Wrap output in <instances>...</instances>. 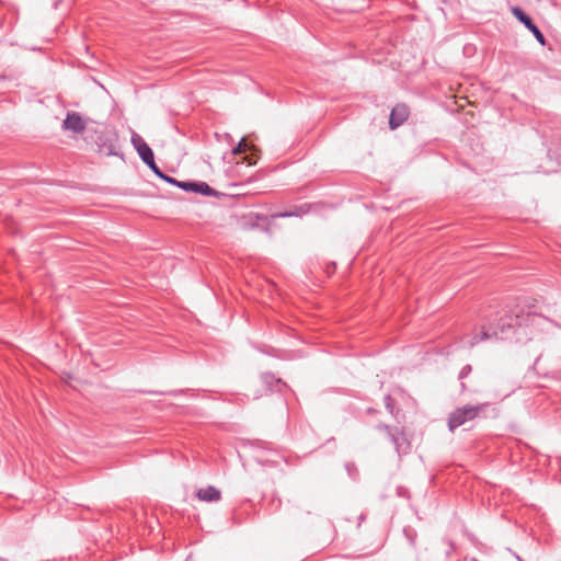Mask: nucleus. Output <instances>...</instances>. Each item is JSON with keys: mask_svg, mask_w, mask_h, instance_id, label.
<instances>
[{"mask_svg": "<svg viewBox=\"0 0 561 561\" xmlns=\"http://www.w3.org/2000/svg\"><path fill=\"white\" fill-rule=\"evenodd\" d=\"M490 403L465 404L456 408L448 416V428L454 432L456 428L466 425L474 420L484 416Z\"/></svg>", "mask_w": 561, "mask_h": 561, "instance_id": "nucleus-1", "label": "nucleus"}, {"mask_svg": "<svg viewBox=\"0 0 561 561\" xmlns=\"http://www.w3.org/2000/svg\"><path fill=\"white\" fill-rule=\"evenodd\" d=\"M376 428L378 431H382L387 434L388 438L393 444V446L399 455L409 453V450L411 448V443L402 430H400L398 427H391L383 423H379L376 426Z\"/></svg>", "mask_w": 561, "mask_h": 561, "instance_id": "nucleus-2", "label": "nucleus"}, {"mask_svg": "<svg viewBox=\"0 0 561 561\" xmlns=\"http://www.w3.org/2000/svg\"><path fill=\"white\" fill-rule=\"evenodd\" d=\"M512 13L514 16L525 25V27L534 34L536 39L541 44L545 45L546 39L541 31L538 28V26L533 22L530 16H528L520 8L513 7Z\"/></svg>", "mask_w": 561, "mask_h": 561, "instance_id": "nucleus-3", "label": "nucleus"}, {"mask_svg": "<svg viewBox=\"0 0 561 561\" xmlns=\"http://www.w3.org/2000/svg\"><path fill=\"white\" fill-rule=\"evenodd\" d=\"M62 128L65 130H70L76 134H80L85 130L87 123L79 113L70 112L67 114L66 118L62 122Z\"/></svg>", "mask_w": 561, "mask_h": 561, "instance_id": "nucleus-4", "label": "nucleus"}, {"mask_svg": "<svg viewBox=\"0 0 561 561\" xmlns=\"http://www.w3.org/2000/svg\"><path fill=\"white\" fill-rule=\"evenodd\" d=\"M409 107L405 104H397L389 117V126L391 129H396L401 126L409 117Z\"/></svg>", "mask_w": 561, "mask_h": 561, "instance_id": "nucleus-5", "label": "nucleus"}, {"mask_svg": "<svg viewBox=\"0 0 561 561\" xmlns=\"http://www.w3.org/2000/svg\"><path fill=\"white\" fill-rule=\"evenodd\" d=\"M196 497L203 502H218L221 499V493L217 488L209 485L197 490Z\"/></svg>", "mask_w": 561, "mask_h": 561, "instance_id": "nucleus-6", "label": "nucleus"}, {"mask_svg": "<svg viewBox=\"0 0 561 561\" xmlns=\"http://www.w3.org/2000/svg\"><path fill=\"white\" fill-rule=\"evenodd\" d=\"M493 335H497V331L496 330H493L492 332H490V330H486L484 327L480 330L479 333H473L472 336L467 341L465 342L467 345H469L470 347L474 346L476 344H478L479 342H482V341H485V340H489L491 336Z\"/></svg>", "mask_w": 561, "mask_h": 561, "instance_id": "nucleus-7", "label": "nucleus"}, {"mask_svg": "<svg viewBox=\"0 0 561 561\" xmlns=\"http://www.w3.org/2000/svg\"><path fill=\"white\" fill-rule=\"evenodd\" d=\"M195 190L193 192L205 195V196H215L217 192L210 187L206 182H195Z\"/></svg>", "mask_w": 561, "mask_h": 561, "instance_id": "nucleus-8", "label": "nucleus"}, {"mask_svg": "<svg viewBox=\"0 0 561 561\" xmlns=\"http://www.w3.org/2000/svg\"><path fill=\"white\" fill-rule=\"evenodd\" d=\"M308 211H309V206L306 204V205H302L299 208H296L295 210H291V211L273 214L271 217L273 219H275V218H279V217L301 216L304 214H307Z\"/></svg>", "mask_w": 561, "mask_h": 561, "instance_id": "nucleus-9", "label": "nucleus"}, {"mask_svg": "<svg viewBox=\"0 0 561 561\" xmlns=\"http://www.w3.org/2000/svg\"><path fill=\"white\" fill-rule=\"evenodd\" d=\"M139 157L141 158V160L145 162V163H149L151 162V160L154 158L153 156V151L151 150V148L147 145H142L140 147H138V150H137Z\"/></svg>", "mask_w": 561, "mask_h": 561, "instance_id": "nucleus-10", "label": "nucleus"}, {"mask_svg": "<svg viewBox=\"0 0 561 561\" xmlns=\"http://www.w3.org/2000/svg\"><path fill=\"white\" fill-rule=\"evenodd\" d=\"M385 405L388 412L396 416L394 399L390 394L385 397Z\"/></svg>", "mask_w": 561, "mask_h": 561, "instance_id": "nucleus-11", "label": "nucleus"}, {"mask_svg": "<svg viewBox=\"0 0 561 561\" xmlns=\"http://www.w3.org/2000/svg\"><path fill=\"white\" fill-rule=\"evenodd\" d=\"M248 145L244 138H242L239 144L233 148L232 152L234 154L243 153L247 151Z\"/></svg>", "mask_w": 561, "mask_h": 561, "instance_id": "nucleus-12", "label": "nucleus"}, {"mask_svg": "<svg viewBox=\"0 0 561 561\" xmlns=\"http://www.w3.org/2000/svg\"><path fill=\"white\" fill-rule=\"evenodd\" d=\"M131 142H133L134 147L136 148V150H138V147H140V146L147 145V142L138 134H134L131 136Z\"/></svg>", "mask_w": 561, "mask_h": 561, "instance_id": "nucleus-13", "label": "nucleus"}, {"mask_svg": "<svg viewBox=\"0 0 561 561\" xmlns=\"http://www.w3.org/2000/svg\"><path fill=\"white\" fill-rule=\"evenodd\" d=\"M194 184H195V182L179 181L178 187H180V188H182L183 191H186V192H193L195 190Z\"/></svg>", "mask_w": 561, "mask_h": 561, "instance_id": "nucleus-14", "label": "nucleus"}, {"mask_svg": "<svg viewBox=\"0 0 561 561\" xmlns=\"http://www.w3.org/2000/svg\"><path fill=\"white\" fill-rule=\"evenodd\" d=\"M471 371H472V367H471V365L467 364V365H465V366L461 368V370H460V373H459L458 378H459L460 380H463L465 378H467V377L471 374Z\"/></svg>", "mask_w": 561, "mask_h": 561, "instance_id": "nucleus-15", "label": "nucleus"}, {"mask_svg": "<svg viewBox=\"0 0 561 561\" xmlns=\"http://www.w3.org/2000/svg\"><path fill=\"white\" fill-rule=\"evenodd\" d=\"M150 170L159 178L162 176L163 172L160 170V168L156 164L154 158L151 160V162L146 163Z\"/></svg>", "mask_w": 561, "mask_h": 561, "instance_id": "nucleus-16", "label": "nucleus"}, {"mask_svg": "<svg viewBox=\"0 0 561 561\" xmlns=\"http://www.w3.org/2000/svg\"><path fill=\"white\" fill-rule=\"evenodd\" d=\"M502 322L499 324L500 325V331L501 333H504L506 328L507 329H511L514 327L513 324V319L512 318H508V320H501Z\"/></svg>", "mask_w": 561, "mask_h": 561, "instance_id": "nucleus-17", "label": "nucleus"}, {"mask_svg": "<svg viewBox=\"0 0 561 561\" xmlns=\"http://www.w3.org/2000/svg\"><path fill=\"white\" fill-rule=\"evenodd\" d=\"M160 179L164 180L165 182H168L170 184H173V185L178 186L179 181L176 179H174V178H171V176L164 174V173L162 174V176Z\"/></svg>", "mask_w": 561, "mask_h": 561, "instance_id": "nucleus-18", "label": "nucleus"}, {"mask_svg": "<svg viewBox=\"0 0 561 561\" xmlns=\"http://www.w3.org/2000/svg\"><path fill=\"white\" fill-rule=\"evenodd\" d=\"M467 389L466 383L461 382V391H465Z\"/></svg>", "mask_w": 561, "mask_h": 561, "instance_id": "nucleus-19", "label": "nucleus"}]
</instances>
